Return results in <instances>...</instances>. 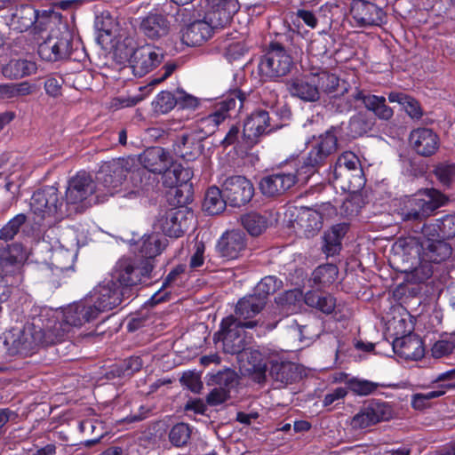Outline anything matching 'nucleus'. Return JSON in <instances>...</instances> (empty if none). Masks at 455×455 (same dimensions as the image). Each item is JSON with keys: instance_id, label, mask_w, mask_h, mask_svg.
<instances>
[{"instance_id": "nucleus-37", "label": "nucleus", "mask_w": 455, "mask_h": 455, "mask_svg": "<svg viewBox=\"0 0 455 455\" xmlns=\"http://www.w3.org/2000/svg\"><path fill=\"white\" fill-rule=\"evenodd\" d=\"M266 302L254 293L240 299L235 308V316L243 321H249L258 315L266 306Z\"/></svg>"}, {"instance_id": "nucleus-48", "label": "nucleus", "mask_w": 455, "mask_h": 455, "mask_svg": "<svg viewBox=\"0 0 455 455\" xmlns=\"http://www.w3.org/2000/svg\"><path fill=\"white\" fill-rule=\"evenodd\" d=\"M130 173L133 187L142 191H149L157 184L156 178L144 168L132 169Z\"/></svg>"}, {"instance_id": "nucleus-26", "label": "nucleus", "mask_w": 455, "mask_h": 455, "mask_svg": "<svg viewBox=\"0 0 455 455\" xmlns=\"http://www.w3.org/2000/svg\"><path fill=\"white\" fill-rule=\"evenodd\" d=\"M171 28L167 17L159 12H148L140 19L139 32L147 39L157 41L166 36Z\"/></svg>"}, {"instance_id": "nucleus-4", "label": "nucleus", "mask_w": 455, "mask_h": 455, "mask_svg": "<svg viewBox=\"0 0 455 455\" xmlns=\"http://www.w3.org/2000/svg\"><path fill=\"white\" fill-rule=\"evenodd\" d=\"M448 197L435 188H427L413 197L407 198L397 210L404 222L421 223L439 207L444 205Z\"/></svg>"}, {"instance_id": "nucleus-56", "label": "nucleus", "mask_w": 455, "mask_h": 455, "mask_svg": "<svg viewBox=\"0 0 455 455\" xmlns=\"http://www.w3.org/2000/svg\"><path fill=\"white\" fill-rule=\"evenodd\" d=\"M190 435L191 429L189 426L186 423H178L172 427L169 439L173 445L180 447L187 444Z\"/></svg>"}, {"instance_id": "nucleus-64", "label": "nucleus", "mask_w": 455, "mask_h": 455, "mask_svg": "<svg viewBox=\"0 0 455 455\" xmlns=\"http://www.w3.org/2000/svg\"><path fill=\"white\" fill-rule=\"evenodd\" d=\"M205 244L203 241H196L194 245V252L190 257L189 267L196 270L204 263Z\"/></svg>"}, {"instance_id": "nucleus-45", "label": "nucleus", "mask_w": 455, "mask_h": 455, "mask_svg": "<svg viewBox=\"0 0 455 455\" xmlns=\"http://www.w3.org/2000/svg\"><path fill=\"white\" fill-rule=\"evenodd\" d=\"M302 299V293L299 290H289L275 298V303L283 314L288 315L298 312Z\"/></svg>"}, {"instance_id": "nucleus-46", "label": "nucleus", "mask_w": 455, "mask_h": 455, "mask_svg": "<svg viewBox=\"0 0 455 455\" xmlns=\"http://www.w3.org/2000/svg\"><path fill=\"white\" fill-rule=\"evenodd\" d=\"M242 226L252 236H258L267 228V218L256 212L243 214L240 218Z\"/></svg>"}, {"instance_id": "nucleus-29", "label": "nucleus", "mask_w": 455, "mask_h": 455, "mask_svg": "<svg viewBox=\"0 0 455 455\" xmlns=\"http://www.w3.org/2000/svg\"><path fill=\"white\" fill-rule=\"evenodd\" d=\"M142 168L154 174H161L172 164V156L161 147L148 148L139 156Z\"/></svg>"}, {"instance_id": "nucleus-62", "label": "nucleus", "mask_w": 455, "mask_h": 455, "mask_svg": "<svg viewBox=\"0 0 455 455\" xmlns=\"http://www.w3.org/2000/svg\"><path fill=\"white\" fill-rule=\"evenodd\" d=\"M362 207V198L360 196L355 195L347 198L341 207V213L347 217L356 215Z\"/></svg>"}, {"instance_id": "nucleus-36", "label": "nucleus", "mask_w": 455, "mask_h": 455, "mask_svg": "<svg viewBox=\"0 0 455 455\" xmlns=\"http://www.w3.org/2000/svg\"><path fill=\"white\" fill-rule=\"evenodd\" d=\"M211 4V20H217L216 25L224 26L228 23L232 16L238 11L236 0H207Z\"/></svg>"}, {"instance_id": "nucleus-8", "label": "nucleus", "mask_w": 455, "mask_h": 455, "mask_svg": "<svg viewBox=\"0 0 455 455\" xmlns=\"http://www.w3.org/2000/svg\"><path fill=\"white\" fill-rule=\"evenodd\" d=\"M293 59L283 45L272 42L259 64L262 76L276 79L288 75L293 67Z\"/></svg>"}, {"instance_id": "nucleus-22", "label": "nucleus", "mask_w": 455, "mask_h": 455, "mask_svg": "<svg viewBox=\"0 0 455 455\" xmlns=\"http://www.w3.org/2000/svg\"><path fill=\"white\" fill-rule=\"evenodd\" d=\"M391 414V408L387 403L371 402L353 417L351 426L355 429L366 428L387 420Z\"/></svg>"}, {"instance_id": "nucleus-63", "label": "nucleus", "mask_w": 455, "mask_h": 455, "mask_svg": "<svg viewBox=\"0 0 455 455\" xmlns=\"http://www.w3.org/2000/svg\"><path fill=\"white\" fill-rule=\"evenodd\" d=\"M180 169H181V164L172 163L171 165L162 172L163 184L164 187L174 188L177 186V180L180 177Z\"/></svg>"}, {"instance_id": "nucleus-41", "label": "nucleus", "mask_w": 455, "mask_h": 455, "mask_svg": "<svg viewBox=\"0 0 455 455\" xmlns=\"http://www.w3.org/2000/svg\"><path fill=\"white\" fill-rule=\"evenodd\" d=\"M389 102H397L402 105L407 115L414 120L423 116V109L419 102L413 97L400 92H390L387 95Z\"/></svg>"}, {"instance_id": "nucleus-27", "label": "nucleus", "mask_w": 455, "mask_h": 455, "mask_svg": "<svg viewBox=\"0 0 455 455\" xmlns=\"http://www.w3.org/2000/svg\"><path fill=\"white\" fill-rule=\"evenodd\" d=\"M355 172V176L359 179L357 188L363 185V170L361 168L359 158L352 152L347 151L341 154L333 167L331 172V180L333 181L349 180L351 172Z\"/></svg>"}, {"instance_id": "nucleus-40", "label": "nucleus", "mask_w": 455, "mask_h": 455, "mask_svg": "<svg viewBox=\"0 0 455 455\" xmlns=\"http://www.w3.org/2000/svg\"><path fill=\"white\" fill-rule=\"evenodd\" d=\"M36 71V64L26 59H12L3 68V74L11 79H20Z\"/></svg>"}, {"instance_id": "nucleus-3", "label": "nucleus", "mask_w": 455, "mask_h": 455, "mask_svg": "<svg viewBox=\"0 0 455 455\" xmlns=\"http://www.w3.org/2000/svg\"><path fill=\"white\" fill-rule=\"evenodd\" d=\"M132 44V39L125 38L117 44L116 55L128 60L134 76L142 77L162 63V49L148 44L134 49Z\"/></svg>"}, {"instance_id": "nucleus-39", "label": "nucleus", "mask_w": 455, "mask_h": 455, "mask_svg": "<svg viewBox=\"0 0 455 455\" xmlns=\"http://www.w3.org/2000/svg\"><path fill=\"white\" fill-rule=\"evenodd\" d=\"M305 303L323 314H331L336 307V299L329 293L321 291H309L304 296Z\"/></svg>"}, {"instance_id": "nucleus-17", "label": "nucleus", "mask_w": 455, "mask_h": 455, "mask_svg": "<svg viewBox=\"0 0 455 455\" xmlns=\"http://www.w3.org/2000/svg\"><path fill=\"white\" fill-rule=\"evenodd\" d=\"M277 127V124H272L268 111L257 109L246 118L242 139L248 147H251L257 142L259 137L271 132Z\"/></svg>"}, {"instance_id": "nucleus-14", "label": "nucleus", "mask_w": 455, "mask_h": 455, "mask_svg": "<svg viewBox=\"0 0 455 455\" xmlns=\"http://www.w3.org/2000/svg\"><path fill=\"white\" fill-rule=\"evenodd\" d=\"M99 315L94 304L87 297L70 305L64 313L63 320H57L63 331V340L68 337L71 327H81L86 323L94 321Z\"/></svg>"}, {"instance_id": "nucleus-50", "label": "nucleus", "mask_w": 455, "mask_h": 455, "mask_svg": "<svg viewBox=\"0 0 455 455\" xmlns=\"http://www.w3.org/2000/svg\"><path fill=\"white\" fill-rule=\"evenodd\" d=\"M283 282L274 275L265 276L256 285L253 293L267 303L268 296L279 290Z\"/></svg>"}, {"instance_id": "nucleus-42", "label": "nucleus", "mask_w": 455, "mask_h": 455, "mask_svg": "<svg viewBox=\"0 0 455 455\" xmlns=\"http://www.w3.org/2000/svg\"><path fill=\"white\" fill-rule=\"evenodd\" d=\"M375 124V117L365 111H359L351 116L348 123V131L353 138L360 137L371 132Z\"/></svg>"}, {"instance_id": "nucleus-21", "label": "nucleus", "mask_w": 455, "mask_h": 455, "mask_svg": "<svg viewBox=\"0 0 455 455\" xmlns=\"http://www.w3.org/2000/svg\"><path fill=\"white\" fill-rule=\"evenodd\" d=\"M350 12L360 27L380 26L387 17L382 8L367 0H353Z\"/></svg>"}, {"instance_id": "nucleus-44", "label": "nucleus", "mask_w": 455, "mask_h": 455, "mask_svg": "<svg viewBox=\"0 0 455 455\" xmlns=\"http://www.w3.org/2000/svg\"><path fill=\"white\" fill-rule=\"evenodd\" d=\"M227 204L228 201L223 195L222 188L211 187L206 191L203 207L209 214L215 215L223 212Z\"/></svg>"}, {"instance_id": "nucleus-58", "label": "nucleus", "mask_w": 455, "mask_h": 455, "mask_svg": "<svg viewBox=\"0 0 455 455\" xmlns=\"http://www.w3.org/2000/svg\"><path fill=\"white\" fill-rule=\"evenodd\" d=\"M143 366V361L140 356H131L120 364L119 377H131L135 372L140 371Z\"/></svg>"}, {"instance_id": "nucleus-12", "label": "nucleus", "mask_w": 455, "mask_h": 455, "mask_svg": "<svg viewBox=\"0 0 455 455\" xmlns=\"http://www.w3.org/2000/svg\"><path fill=\"white\" fill-rule=\"evenodd\" d=\"M194 213L186 207L171 208L159 213L156 226L170 237L181 236L190 227Z\"/></svg>"}, {"instance_id": "nucleus-11", "label": "nucleus", "mask_w": 455, "mask_h": 455, "mask_svg": "<svg viewBox=\"0 0 455 455\" xmlns=\"http://www.w3.org/2000/svg\"><path fill=\"white\" fill-rule=\"evenodd\" d=\"M134 166L132 158H117L105 162L98 172L100 185L106 188V193L113 195L116 188L122 185L127 174L132 172Z\"/></svg>"}, {"instance_id": "nucleus-33", "label": "nucleus", "mask_w": 455, "mask_h": 455, "mask_svg": "<svg viewBox=\"0 0 455 455\" xmlns=\"http://www.w3.org/2000/svg\"><path fill=\"white\" fill-rule=\"evenodd\" d=\"M420 232L424 237H437L443 241L455 237V214H447L433 222L424 223Z\"/></svg>"}, {"instance_id": "nucleus-57", "label": "nucleus", "mask_w": 455, "mask_h": 455, "mask_svg": "<svg viewBox=\"0 0 455 455\" xmlns=\"http://www.w3.org/2000/svg\"><path fill=\"white\" fill-rule=\"evenodd\" d=\"M332 44L333 40L331 36L327 35L320 36L311 41L309 51L317 57H323L329 52Z\"/></svg>"}, {"instance_id": "nucleus-30", "label": "nucleus", "mask_w": 455, "mask_h": 455, "mask_svg": "<svg viewBox=\"0 0 455 455\" xmlns=\"http://www.w3.org/2000/svg\"><path fill=\"white\" fill-rule=\"evenodd\" d=\"M354 99L360 100L364 108L381 121H389L394 116V110L387 104L384 96L365 93L363 91L356 89L354 92Z\"/></svg>"}, {"instance_id": "nucleus-59", "label": "nucleus", "mask_w": 455, "mask_h": 455, "mask_svg": "<svg viewBox=\"0 0 455 455\" xmlns=\"http://www.w3.org/2000/svg\"><path fill=\"white\" fill-rule=\"evenodd\" d=\"M64 79L59 75H51L44 80L45 92L53 98H57L62 93V85Z\"/></svg>"}, {"instance_id": "nucleus-43", "label": "nucleus", "mask_w": 455, "mask_h": 455, "mask_svg": "<svg viewBox=\"0 0 455 455\" xmlns=\"http://www.w3.org/2000/svg\"><path fill=\"white\" fill-rule=\"evenodd\" d=\"M139 246L140 255L136 257L148 259L150 264H154V258L163 250L162 242L156 234L144 235L140 241Z\"/></svg>"}, {"instance_id": "nucleus-32", "label": "nucleus", "mask_w": 455, "mask_h": 455, "mask_svg": "<svg viewBox=\"0 0 455 455\" xmlns=\"http://www.w3.org/2000/svg\"><path fill=\"white\" fill-rule=\"evenodd\" d=\"M392 346L395 353L406 360H419L425 353L422 339L416 334L395 338Z\"/></svg>"}, {"instance_id": "nucleus-19", "label": "nucleus", "mask_w": 455, "mask_h": 455, "mask_svg": "<svg viewBox=\"0 0 455 455\" xmlns=\"http://www.w3.org/2000/svg\"><path fill=\"white\" fill-rule=\"evenodd\" d=\"M266 371L268 372L267 376L272 380L274 388H283L299 378L298 366L289 361L271 360L269 367L259 373V382L266 379Z\"/></svg>"}, {"instance_id": "nucleus-55", "label": "nucleus", "mask_w": 455, "mask_h": 455, "mask_svg": "<svg viewBox=\"0 0 455 455\" xmlns=\"http://www.w3.org/2000/svg\"><path fill=\"white\" fill-rule=\"evenodd\" d=\"M27 216L23 213L17 214L10 220L0 230V239L10 241L19 233L21 226L26 222Z\"/></svg>"}, {"instance_id": "nucleus-10", "label": "nucleus", "mask_w": 455, "mask_h": 455, "mask_svg": "<svg viewBox=\"0 0 455 455\" xmlns=\"http://www.w3.org/2000/svg\"><path fill=\"white\" fill-rule=\"evenodd\" d=\"M87 298L94 304L99 315L112 310L125 299H131L127 289L124 291L113 278L95 287Z\"/></svg>"}, {"instance_id": "nucleus-24", "label": "nucleus", "mask_w": 455, "mask_h": 455, "mask_svg": "<svg viewBox=\"0 0 455 455\" xmlns=\"http://www.w3.org/2000/svg\"><path fill=\"white\" fill-rule=\"evenodd\" d=\"M50 251L49 264L52 275L49 282L54 288H58L61 285V276L64 272L73 267L76 253L73 250L66 249L62 245L52 247Z\"/></svg>"}, {"instance_id": "nucleus-25", "label": "nucleus", "mask_w": 455, "mask_h": 455, "mask_svg": "<svg viewBox=\"0 0 455 455\" xmlns=\"http://www.w3.org/2000/svg\"><path fill=\"white\" fill-rule=\"evenodd\" d=\"M246 248V238L243 231L230 230L225 232L216 244V251L225 260L238 259Z\"/></svg>"}, {"instance_id": "nucleus-15", "label": "nucleus", "mask_w": 455, "mask_h": 455, "mask_svg": "<svg viewBox=\"0 0 455 455\" xmlns=\"http://www.w3.org/2000/svg\"><path fill=\"white\" fill-rule=\"evenodd\" d=\"M100 188H97L92 176L86 172H79L68 180L66 190L67 205L91 204V197Z\"/></svg>"}, {"instance_id": "nucleus-5", "label": "nucleus", "mask_w": 455, "mask_h": 455, "mask_svg": "<svg viewBox=\"0 0 455 455\" xmlns=\"http://www.w3.org/2000/svg\"><path fill=\"white\" fill-rule=\"evenodd\" d=\"M337 130L336 127L331 126L315 139L301 164L296 166L302 182H307L336 153L338 148Z\"/></svg>"}, {"instance_id": "nucleus-16", "label": "nucleus", "mask_w": 455, "mask_h": 455, "mask_svg": "<svg viewBox=\"0 0 455 455\" xmlns=\"http://www.w3.org/2000/svg\"><path fill=\"white\" fill-rule=\"evenodd\" d=\"M223 195L228 203L234 207H241L248 204L254 195L252 183L242 175L227 178L222 185Z\"/></svg>"}, {"instance_id": "nucleus-52", "label": "nucleus", "mask_w": 455, "mask_h": 455, "mask_svg": "<svg viewBox=\"0 0 455 455\" xmlns=\"http://www.w3.org/2000/svg\"><path fill=\"white\" fill-rule=\"evenodd\" d=\"M299 224L305 229L306 233L314 235L322 228L323 220L315 210L308 209L299 216Z\"/></svg>"}, {"instance_id": "nucleus-31", "label": "nucleus", "mask_w": 455, "mask_h": 455, "mask_svg": "<svg viewBox=\"0 0 455 455\" xmlns=\"http://www.w3.org/2000/svg\"><path fill=\"white\" fill-rule=\"evenodd\" d=\"M421 251L419 255L425 261L440 263L444 261L451 255V246L441 238L425 237L420 242Z\"/></svg>"}, {"instance_id": "nucleus-20", "label": "nucleus", "mask_w": 455, "mask_h": 455, "mask_svg": "<svg viewBox=\"0 0 455 455\" xmlns=\"http://www.w3.org/2000/svg\"><path fill=\"white\" fill-rule=\"evenodd\" d=\"M409 144L417 155L430 157L438 151L440 138L432 129L420 127L410 132Z\"/></svg>"}, {"instance_id": "nucleus-34", "label": "nucleus", "mask_w": 455, "mask_h": 455, "mask_svg": "<svg viewBox=\"0 0 455 455\" xmlns=\"http://www.w3.org/2000/svg\"><path fill=\"white\" fill-rule=\"evenodd\" d=\"M37 10L31 4H20L12 13L9 26L18 32H24L36 23Z\"/></svg>"}, {"instance_id": "nucleus-60", "label": "nucleus", "mask_w": 455, "mask_h": 455, "mask_svg": "<svg viewBox=\"0 0 455 455\" xmlns=\"http://www.w3.org/2000/svg\"><path fill=\"white\" fill-rule=\"evenodd\" d=\"M355 101H360V100L354 99L353 93L347 98L335 97L331 104L335 112L344 114L356 108L354 104Z\"/></svg>"}, {"instance_id": "nucleus-23", "label": "nucleus", "mask_w": 455, "mask_h": 455, "mask_svg": "<svg viewBox=\"0 0 455 455\" xmlns=\"http://www.w3.org/2000/svg\"><path fill=\"white\" fill-rule=\"evenodd\" d=\"M285 86L291 96L304 102H316L320 100V92L317 91L318 87H316L314 73L286 79Z\"/></svg>"}, {"instance_id": "nucleus-6", "label": "nucleus", "mask_w": 455, "mask_h": 455, "mask_svg": "<svg viewBox=\"0 0 455 455\" xmlns=\"http://www.w3.org/2000/svg\"><path fill=\"white\" fill-rule=\"evenodd\" d=\"M154 264L148 259L134 257L120 259L114 268L112 278L117 282L123 290L129 292L132 298L136 295L138 286L150 278Z\"/></svg>"}, {"instance_id": "nucleus-28", "label": "nucleus", "mask_w": 455, "mask_h": 455, "mask_svg": "<svg viewBox=\"0 0 455 455\" xmlns=\"http://www.w3.org/2000/svg\"><path fill=\"white\" fill-rule=\"evenodd\" d=\"M203 140L196 132H184L173 144L174 154L185 161H194L204 150Z\"/></svg>"}, {"instance_id": "nucleus-9", "label": "nucleus", "mask_w": 455, "mask_h": 455, "mask_svg": "<svg viewBox=\"0 0 455 455\" xmlns=\"http://www.w3.org/2000/svg\"><path fill=\"white\" fill-rule=\"evenodd\" d=\"M289 167V164L279 167L272 173L260 179L259 188L263 196L269 198L281 196L297 182L301 181L300 174H299L296 166Z\"/></svg>"}, {"instance_id": "nucleus-47", "label": "nucleus", "mask_w": 455, "mask_h": 455, "mask_svg": "<svg viewBox=\"0 0 455 455\" xmlns=\"http://www.w3.org/2000/svg\"><path fill=\"white\" fill-rule=\"evenodd\" d=\"M237 384L238 375L231 369H226L212 374L208 382V385L215 386V387L227 391L229 395L231 389L235 388Z\"/></svg>"}, {"instance_id": "nucleus-1", "label": "nucleus", "mask_w": 455, "mask_h": 455, "mask_svg": "<svg viewBox=\"0 0 455 455\" xmlns=\"http://www.w3.org/2000/svg\"><path fill=\"white\" fill-rule=\"evenodd\" d=\"M4 345L12 355L34 354L41 347L63 340V331L46 308H36L22 329L12 328L4 333Z\"/></svg>"}, {"instance_id": "nucleus-51", "label": "nucleus", "mask_w": 455, "mask_h": 455, "mask_svg": "<svg viewBox=\"0 0 455 455\" xmlns=\"http://www.w3.org/2000/svg\"><path fill=\"white\" fill-rule=\"evenodd\" d=\"M315 74L317 91L324 93L335 92L339 84V78L334 74L323 70Z\"/></svg>"}, {"instance_id": "nucleus-7", "label": "nucleus", "mask_w": 455, "mask_h": 455, "mask_svg": "<svg viewBox=\"0 0 455 455\" xmlns=\"http://www.w3.org/2000/svg\"><path fill=\"white\" fill-rule=\"evenodd\" d=\"M245 98L246 95L242 91L238 89L231 91L215 105L212 113L196 122V129L193 132H196L203 140L212 135L218 126L229 116V111L235 109L236 107L239 109L242 108Z\"/></svg>"}, {"instance_id": "nucleus-53", "label": "nucleus", "mask_w": 455, "mask_h": 455, "mask_svg": "<svg viewBox=\"0 0 455 455\" xmlns=\"http://www.w3.org/2000/svg\"><path fill=\"white\" fill-rule=\"evenodd\" d=\"M347 389L357 395H369L379 387V383L358 378H351L345 381Z\"/></svg>"}, {"instance_id": "nucleus-61", "label": "nucleus", "mask_w": 455, "mask_h": 455, "mask_svg": "<svg viewBox=\"0 0 455 455\" xmlns=\"http://www.w3.org/2000/svg\"><path fill=\"white\" fill-rule=\"evenodd\" d=\"M435 174L443 185L450 186L455 180V164L438 165L435 170Z\"/></svg>"}, {"instance_id": "nucleus-35", "label": "nucleus", "mask_w": 455, "mask_h": 455, "mask_svg": "<svg viewBox=\"0 0 455 455\" xmlns=\"http://www.w3.org/2000/svg\"><path fill=\"white\" fill-rule=\"evenodd\" d=\"M212 36V27L204 20H196L182 32V42L188 46L201 45Z\"/></svg>"}, {"instance_id": "nucleus-18", "label": "nucleus", "mask_w": 455, "mask_h": 455, "mask_svg": "<svg viewBox=\"0 0 455 455\" xmlns=\"http://www.w3.org/2000/svg\"><path fill=\"white\" fill-rule=\"evenodd\" d=\"M63 205V197L60 195L59 190L54 186H44L34 192L30 207L35 214L54 215L60 212Z\"/></svg>"}, {"instance_id": "nucleus-54", "label": "nucleus", "mask_w": 455, "mask_h": 455, "mask_svg": "<svg viewBox=\"0 0 455 455\" xmlns=\"http://www.w3.org/2000/svg\"><path fill=\"white\" fill-rule=\"evenodd\" d=\"M338 267L333 264H325L316 267L312 273V280L315 284H328L335 281Z\"/></svg>"}, {"instance_id": "nucleus-2", "label": "nucleus", "mask_w": 455, "mask_h": 455, "mask_svg": "<svg viewBox=\"0 0 455 455\" xmlns=\"http://www.w3.org/2000/svg\"><path fill=\"white\" fill-rule=\"evenodd\" d=\"M257 325L258 321H243L230 315L222 319L213 339L222 342L225 353L238 355L246 350L252 341V336L245 329H253Z\"/></svg>"}, {"instance_id": "nucleus-13", "label": "nucleus", "mask_w": 455, "mask_h": 455, "mask_svg": "<svg viewBox=\"0 0 455 455\" xmlns=\"http://www.w3.org/2000/svg\"><path fill=\"white\" fill-rule=\"evenodd\" d=\"M73 51V36L68 29L51 34L38 45L37 52L46 61H59L70 57Z\"/></svg>"}, {"instance_id": "nucleus-38", "label": "nucleus", "mask_w": 455, "mask_h": 455, "mask_svg": "<svg viewBox=\"0 0 455 455\" xmlns=\"http://www.w3.org/2000/svg\"><path fill=\"white\" fill-rule=\"evenodd\" d=\"M347 231V226L346 224H337L324 234L322 250L328 257L339 253L341 240Z\"/></svg>"}, {"instance_id": "nucleus-49", "label": "nucleus", "mask_w": 455, "mask_h": 455, "mask_svg": "<svg viewBox=\"0 0 455 455\" xmlns=\"http://www.w3.org/2000/svg\"><path fill=\"white\" fill-rule=\"evenodd\" d=\"M116 26L115 20L108 12H104L96 17L95 28L99 32L97 41L100 44L103 45L106 43L105 37L112 35Z\"/></svg>"}]
</instances>
